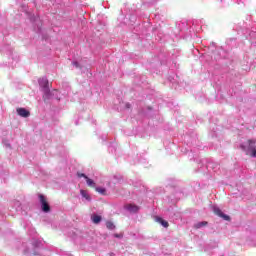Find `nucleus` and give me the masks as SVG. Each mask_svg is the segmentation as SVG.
Instances as JSON below:
<instances>
[{"label":"nucleus","instance_id":"nucleus-8","mask_svg":"<svg viewBox=\"0 0 256 256\" xmlns=\"http://www.w3.org/2000/svg\"><path fill=\"white\" fill-rule=\"evenodd\" d=\"M208 222L203 221V222H198L194 225V229H201V227H207Z\"/></svg>","mask_w":256,"mask_h":256},{"label":"nucleus","instance_id":"nucleus-3","mask_svg":"<svg viewBox=\"0 0 256 256\" xmlns=\"http://www.w3.org/2000/svg\"><path fill=\"white\" fill-rule=\"evenodd\" d=\"M214 213L218 217H221L222 219H224V221H231V217H229V215H227V214H224L223 211H221V209H219V208H215Z\"/></svg>","mask_w":256,"mask_h":256},{"label":"nucleus","instance_id":"nucleus-7","mask_svg":"<svg viewBox=\"0 0 256 256\" xmlns=\"http://www.w3.org/2000/svg\"><path fill=\"white\" fill-rule=\"evenodd\" d=\"M156 220L158 223L161 224L162 227H165V228L169 227V222L163 220V218L157 217Z\"/></svg>","mask_w":256,"mask_h":256},{"label":"nucleus","instance_id":"nucleus-16","mask_svg":"<svg viewBox=\"0 0 256 256\" xmlns=\"http://www.w3.org/2000/svg\"><path fill=\"white\" fill-rule=\"evenodd\" d=\"M114 237H116L117 239H121V237H123V235H121V234H114Z\"/></svg>","mask_w":256,"mask_h":256},{"label":"nucleus","instance_id":"nucleus-14","mask_svg":"<svg viewBox=\"0 0 256 256\" xmlns=\"http://www.w3.org/2000/svg\"><path fill=\"white\" fill-rule=\"evenodd\" d=\"M77 176L80 177V178L83 177L84 179H87V178H88L87 175H85V174H83V173H81V172H78V173H77Z\"/></svg>","mask_w":256,"mask_h":256},{"label":"nucleus","instance_id":"nucleus-13","mask_svg":"<svg viewBox=\"0 0 256 256\" xmlns=\"http://www.w3.org/2000/svg\"><path fill=\"white\" fill-rule=\"evenodd\" d=\"M97 193H100V195H105L106 191L105 188H96Z\"/></svg>","mask_w":256,"mask_h":256},{"label":"nucleus","instance_id":"nucleus-12","mask_svg":"<svg viewBox=\"0 0 256 256\" xmlns=\"http://www.w3.org/2000/svg\"><path fill=\"white\" fill-rule=\"evenodd\" d=\"M88 187H95V181L91 180L89 177L86 178Z\"/></svg>","mask_w":256,"mask_h":256},{"label":"nucleus","instance_id":"nucleus-11","mask_svg":"<svg viewBox=\"0 0 256 256\" xmlns=\"http://www.w3.org/2000/svg\"><path fill=\"white\" fill-rule=\"evenodd\" d=\"M106 227L107 229H109L110 231H113L115 229V224L111 221H107L106 222Z\"/></svg>","mask_w":256,"mask_h":256},{"label":"nucleus","instance_id":"nucleus-9","mask_svg":"<svg viewBox=\"0 0 256 256\" xmlns=\"http://www.w3.org/2000/svg\"><path fill=\"white\" fill-rule=\"evenodd\" d=\"M39 85H41V87H48L49 86V80H47V78H41L39 80Z\"/></svg>","mask_w":256,"mask_h":256},{"label":"nucleus","instance_id":"nucleus-6","mask_svg":"<svg viewBox=\"0 0 256 256\" xmlns=\"http://www.w3.org/2000/svg\"><path fill=\"white\" fill-rule=\"evenodd\" d=\"M91 219H92V222L95 224V225H99V223H101V216L100 215H97V214H94L91 216Z\"/></svg>","mask_w":256,"mask_h":256},{"label":"nucleus","instance_id":"nucleus-5","mask_svg":"<svg viewBox=\"0 0 256 256\" xmlns=\"http://www.w3.org/2000/svg\"><path fill=\"white\" fill-rule=\"evenodd\" d=\"M125 209H127V211H129L130 213H137V211H139V206L135 204H127L125 206Z\"/></svg>","mask_w":256,"mask_h":256},{"label":"nucleus","instance_id":"nucleus-4","mask_svg":"<svg viewBox=\"0 0 256 256\" xmlns=\"http://www.w3.org/2000/svg\"><path fill=\"white\" fill-rule=\"evenodd\" d=\"M16 111H17V114H18L20 117L27 118V117H29V115H31V112H29V111H28L27 109H25V108H17Z\"/></svg>","mask_w":256,"mask_h":256},{"label":"nucleus","instance_id":"nucleus-2","mask_svg":"<svg viewBox=\"0 0 256 256\" xmlns=\"http://www.w3.org/2000/svg\"><path fill=\"white\" fill-rule=\"evenodd\" d=\"M39 201L42 207V211L44 213H49L51 211V206H49V202H47V198L43 194H39Z\"/></svg>","mask_w":256,"mask_h":256},{"label":"nucleus","instance_id":"nucleus-10","mask_svg":"<svg viewBox=\"0 0 256 256\" xmlns=\"http://www.w3.org/2000/svg\"><path fill=\"white\" fill-rule=\"evenodd\" d=\"M80 194L82 195V197H84V199H86L87 201H91V196L88 195V193L85 190H80Z\"/></svg>","mask_w":256,"mask_h":256},{"label":"nucleus","instance_id":"nucleus-15","mask_svg":"<svg viewBox=\"0 0 256 256\" xmlns=\"http://www.w3.org/2000/svg\"><path fill=\"white\" fill-rule=\"evenodd\" d=\"M72 65L78 69V67H79V62H72Z\"/></svg>","mask_w":256,"mask_h":256},{"label":"nucleus","instance_id":"nucleus-1","mask_svg":"<svg viewBox=\"0 0 256 256\" xmlns=\"http://www.w3.org/2000/svg\"><path fill=\"white\" fill-rule=\"evenodd\" d=\"M256 141L255 140H248L247 145L242 144L240 146V149L242 151L246 152V155H250V157H256V146H255Z\"/></svg>","mask_w":256,"mask_h":256}]
</instances>
